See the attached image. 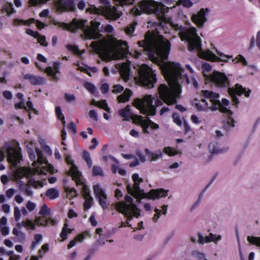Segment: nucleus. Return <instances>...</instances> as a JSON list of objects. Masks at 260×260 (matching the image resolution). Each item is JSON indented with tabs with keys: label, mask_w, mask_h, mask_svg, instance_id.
<instances>
[{
	"label": "nucleus",
	"mask_w": 260,
	"mask_h": 260,
	"mask_svg": "<svg viewBox=\"0 0 260 260\" xmlns=\"http://www.w3.org/2000/svg\"><path fill=\"white\" fill-rule=\"evenodd\" d=\"M26 33L27 35L34 37L35 38H36V37H37L39 35V33L38 32H35L30 28L26 29Z\"/></svg>",
	"instance_id": "60"
},
{
	"label": "nucleus",
	"mask_w": 260,
	"mask_h": 260,
	"mask_svg": "<svg viewBox=\"0 0 260 260\" xmlns=\"http://www.w3.org/2000/svg\"><path fill=\"white\" fill-rule=\"evenodd\" d=\"M39 214L43 216V217H46L50 215V209L46 204H44L41 208Z\"/></svg>",
	"instance_id": "36"
},
{
	"label": "nucleus",
	"mask_w": 260,
	"mask_h": 260,
	"mask_svg": "<svg viewBox=\"0 0 260 260\" xmlns=\"http://www.w3.org/2000/svg\"><path fill=\"white\" fill-rule=\"evenodd\" d=\"M99 3L100 8L91 6L87 9L88 12L95 15L91 17L93 20L90 22V26H86V20L76 19H73L70 24L60 23L59 26L72 32L81 29L86 39H98L102 36L103 32L111 33L114 30L113 27L110 24L104 27L102 21L105 17L116 20L121 16L122 13L117 8L111 6L109 0H99Z\"/></svg>",
	"instance_id": "3"
},
{
	"label": "nucleus",
	"mask_w": 260,
	"mask_h": 260,
	"mask_svg": "<svg viewBox=\"0 0 260 260\" xmlns=\"http://www.w3.org/2000/svg\"><path fill=\"white\" fill-rule=\"evenodd\" d=\"M72 231V229L69 228L68 224L67 222L65 223L60 234V237L62 238L61 241L66 240L68 234L71 233Z\"/></svg>",
	"instance_id": "32"
},
{
	"label": "nucleus",
	"mask_w": 260,
	"mask_h": 260,
	"mask_svg": "<svg viewBox=\"0 0 260 260\" xmlns=\"http://www.w3.org/2000/svg\"><path fill=\"white\" fill-rule=\"evenodd\" d=\"M132 92L131 90L128 89H126L123 93L118 96L117 100L119 103H124L127 102L129 100V98L131 96Z\"/></svg>",
	"instance_id": "28"
},
{
	"label": "nucleus",
	"mask_w": 260,
	"mask_h": 260,
	"mask_svg": "<svg viewBox=\"0 0 260 260\" xmlns=\"http://www.w3.org/2000/svg\"><path fill=\"white\" fill-rule=\"evenodd\" d=\"M192 256L198 260H207L205 258V255L203 253L194 250L192 252Z\"/></svg>",
	"instance_id": "47"
},
{
	"label": "nucleus",
	"mask_w": 260,
	"mask_h": 260,
	"mask_svg": "<svg viewBox=\"0 0 260 260\" xmlns=\"http://www.w3.org/2000/svg\"><path fill=\"white\" fill-rule=\"evenodd\" d=\"M103 171L100 167L95 166L93 167L92 174L93 176H103Z\"/></svg>",
	"instance_id": "48"
},
{
	"label": "nucleus",
	"mask_w": 260,
	"mask_h": 260,
	"mask_svg": "<svg viewBox=\"0 0 260 260\" xmlns=\"http://www.w3.org/2000/svg\"><path fill=\"white\" fill-rule=\"evenodd\" d=\"M15 192V190L13 188H10L6 191V196L8 198H12Z\"/></svg>",
	"instance_id": "63"
},
{
	"label": "nucleus",
	"mask_w": 260,
	"mask_h": 260,
	"mask_svg": "<svg viewBox=\"0 0 260 260\" xmlns=\"http://www.w3.org/2000/svg\"><path fill=\"white\" fill-rule=\"evenodd\" d=\"M1 13L3 16H10L15 13L13 5L12 3H6L4 5L1 9Z\"/></svg>",
	"instance_id": "24"
},
{
	"label": "nucleus",
	"mask_w": 260,
	"mask_h": 260,
	"mask_svg": "<svg viewBox=\"0 0 260 260\" xmlns=\"http://www.w3.org/2000/svg\"><path fill=\"white\" fill-rule=\"evenodd\" d=\"M137 24V22H134L133 23L130 24L129 25L127 26L125 28V32L126 34L129 36L132 35L135 30L136 26Z\"/></svg>",
	"instance_id": "40"
},
{
	"label": "nucleus",
	"mask_w": 260,
	"mask_h": 260,
	"mask_svg": "<svg viewBox=\"0 0 260 260\" xmlns=\"http://www.w3.org/2000/svg\"><path fill=\"white\" fill-rule=\"evenodd\" d=\"M20 184L19 185L20 189L23 192V193L27 197H32L33 196V191L31 188L25 185V182L20 181Z\"/></svg>",
	"instance_id": "27"
},
{
	"label": "nucleus",
	"mask_w": 260,
	"mask_h": 260,
	"mask_svg": "<svg viewBox=\"0 0 260 260\" xmlns=\"http://www.w3.org/2000/svg\"><path fill=\"white\" fill-rule=\"evenodd\" d=\"M123 87L120 84H117L113 86L112 92L114 93H118L121 92L123 90Z\"/></svg>",
	"instance_id": "57"
},
{
	"label": "nucleus",
	"mask_w": 260,
	"mask_h": 260,
	"mask_svg": "<svg viewBox=\"0 0 260 260\" xmlns=\"http://www.w3.org/2000/svg\"><path fill=\"white\" fill-rule=\"evenodd\" d=\"M115 5L124 7L133 4L135 0H114Z\"/></svg>",
	"instance_id": "41"
},
{
	"label": "nucleus",
	"mask_w": 260,
	"mask_h": 260,
	"mask_svg": "<svg viewBox=\"0 0 260 260\" xmlns=\"http://www.w3.org/2000/svg\"><path fill=\"white\" fill-rule=\"evenodd\" d=\"M232 61L233 62L241 63L244 66L247 65V62L246 59L242 55H238L235 58L233 59Z\"/></svg>",
	"instance_id": "43"
},
{
	"label": "nucleus",
	"mask_w": 260,
	"mask_h": 260,
	"mask_svg": "<svg viewBox=\"0 0 260 260\" xmlns=\"http://www.w3.org/2000/svg\"><path fill=\"white\" fill-rule=\"evenodd\" d=\"M21 150L19 144L16 141L6 142L0 150V161L4 159L6 154L8 161L16 167L22 159Z\"/></svg>",
	"instance_id": "9"
},
{
	"label": "nucleus",
	"mask_w": 260,
	"mask_h": 260,
	"mask_svg": "<svg viewBox=\"0 0 260 260\" xmlns=\"http://www.w3.org/2000/svg\"><path fill=\"white\" fill-rule=\"evenodd\" d=\"M98 107L103 109L108 112H110V108L108 106V104L105 100H102L98 102Z\"/></svg>",
	"instance_id": "44"
},
{
	"label": "nucleus",
	"mask_w": 260,
	"mask_h": 260,
	"mask_svg": "<svg viewBox=\"0 0 260 260\" xmlns=\"http://www.w3.org/2000/svg\"><path fill=\"white\" fill-rule=\"evenodd\" d=\"M209 150L212 154H218L225 152L228 150V147H222L215 141H212L209 145Z\"/></svg>",
	"instance_id": "22"
},
{
	"label": "nucleus",
	"mask_w": 260,
	"mask_h": 260,
	"mask_svg": "<svg viewBox=\"0 0 260 260\" xmlns=\"http://www.w3.org/2000/svg\"><path fill=\"white\" fill-rule=\"evenodd\" d=\"M49 0H29V4L31 6H38L46 4Z\"/></svg>",
	"instance_id": "49"
},
{
	"label": "nucleus",
	"mask_w": 260,
	"mask_h": 260,
	"mask_svg": "<svg viewBox=\"0 0 260 260\" xmlns=\"http://www.w3.org/2000/svg\"><path fill=\"white\" fill-rule=\"evenodd\" d=\"M26 207L28 211L31 212L36 208V205L31 201H28L26 203Z\"/></svg>",
	"instance_id": "58"
},
{
	"label": "nucleus",
	"mask_w": 260,
	"mask_h": 260,
	"mask_svg": "<svg viewBox=\"0 0 260 260\" xmlns=\"http://www.w3.org/2000/svg\"><path fill=\"white\" fill-rule=\"evenodd\" d=\"M109 157H110V159L112 161L115 162V163H116V164H113L112 166V171L113 173H116L117 172V171H118V170L119 169V166H118L119 161L116 158H115V157H114L112 156H110Z\"/></svg>",
	"instance_id": "50"
},
{
	"label": "nucleus",
	"mask_w": 260,
	"mask_h": 260,
	"mask_svg": "<svg viewBox=\"0 0 260 260\" xmlns=\"http://www.w3.org/2000/svg\"><path fill=\"white\" fill-rule=\"evenodd\" d=\"M137 70L139 76V81L141 83L148 88L153 87V84L156 82V74L152 69L146 64H143L137 66Z\"/></svg>",
	"instance_id": "11"
},
{
	"label": "nucleus",
	"mask_w": 260,
	"mask_h": 260,
	"mask_svg": "<svg viewBox=\"0 0 260 260\" xmlns=\"http://www.w3.org/2000/svg\"><path fill=\"white\" fill-rule=\"evenodd\" d=\"M200 99L195 100V105L199 111H212L218 109L224 113L227 116V119L224 121V126L229 129L235 126L234 120L232 117V112L229 109V101L226 99H223L220 102L219 100L218 93L209 90H203Z\"/></svg>",
	"instance_id": "5"
},
{
	"label": "nucleus",
	"mask_w": 260,
	"mask_h": 260,
	"mask_svg": "<svg viewBox=\"0 0 260 260\" xmlns=\"http://www.w3.org/2000/svg\"><path fill=\"white\" fill-rule=\"evenodd\" d=\"M212 84L218 87H226L229 85V80L224 73L215 71L209 77Z\"/></svg>",
	"instance_id": "13"
},
{
	"label": "nucleus",
	"mask_w": 260,
	"mask_h": 260,
	"mask_svg": "<svg viewBox=\"0 0 260 260\" xmlns=\"http://www.w3.org/2000/svg\"><path fill=\"white\" fill-rule=\"evenodd\" d=\"M23 79L32 85H43L46 82V79L44 78L32 74L24 75Z\"/></svg>",
	"instance_id": "19"
},
{
	"label": "nucleus",
	"mask_w": 260,
	"mask_h": 260,
	"mask_svg": "<svg viewBox=\"0 0 260 260\" xmlns=\"http://www.w3.org/2000/svg\"><path fill=\"white\" fill-rule=\"evenodd\" d=\"M139 123L142 128L143 132L145 134L150 133L149 128L152 130H156L159 128L158 124L155 123L149 119L145 120L141 118L140 119Z\"/></svg>",
	"instance_id": "18"
},
{
	"label": "nucleus",
	"mask_w": 260,
	"mask_h": 260,
	"mask_svg": "<svg viewBox=\"0 0 260 260\" xmlns=\"http://www.w3.org/2000/svg\"><path fill=\"white\" fill-rule=\"evenodd\" d=\"M119 114L123 118L124 120H128L132 115L131 106L128 105L125 108L121 109L119 111Z\"/></svg>",
	"instance_id": "29"
},
{
	"label": "nucleus",
	"mask_w": 260,
	"mask_h": 260,
	"mask_svg": "<svg viewBox=\"0 0 260 260\" xmlns=\"http://www.w3.org/2000/svg\"><path fill=\"white\" fill-rule=\"evenodd\" d=\"M14 216L16 221H18L21 218V212L17 206L14 208Z\"/></svg>",
	"instance_id": "54"
},
{
	"label": "nucleus",
	"mask_w": 260,
	"mask_h": 260,
	"mask_svg": "<svg viewBox=\"0 0 260 260\" xmlns=\"http://www.w3.org/2000/svg\"><path fill=\"white\" fill-rule=\"evenodd\" d=\"M67 48L79 56H81L85 52L84 50L80 51L77 46H73L72 45H68Z\"/></svg>",
	"instance_id": "37"
},
{
	"label": "nucleus",
	"mask_w": 260,
	"mask_h": 260,
	"mask_svg": "<svg viewBox=\"0 0 260 260\" xmlns=\"http://www.w3.org/2000/svg\"><path fill=\"white\" fill-rule=\"evenodd\" d=\"M125 202H118L115 208L119 212L124 214L128 220L133 217L138 218L140 216V210L134 204L133 199L129 196L125 197Z\"/></svg>",
	"instance_id": "10"
},
{
	"label": "nucleus",
	"mask_w": 260,
	"mask_h": 260,
	"mask_svg": "<svg viewBox=\"0 0 260 260\" xmlns=\"http://www.w3.org/2000/svg\"><path fill=\"white\" fill-rule=\"evenodd\" d=\"M66 192L67 193V198L69 199H72L77 196L76 190L74 188L68 187L66 189Z\"/></svg>",
	"instance_id": "42"
},
{
	"label": "nucleus",
	"mask_w": 260,
	"mask_h": 260,
	"mask_svg": "<svg viewBox=\"0 0 260 260\" xmlns=\"http://www.w3.org/2000/svg\"><path fill=\"white\" fill-rule=\"evenodd\" d=\"M182 4L186 8H190L193 3L190 0H179L175 5L172 7L165 6L162 3L153 0H142L139 2V7H134L130 11V13L136 15H140L141 12L149 14H154L157 16L162 27L170 26L179 31V35L182 41L187 42V47L189 51L195 50L198 53L199 56L202 58L211 61H227L232 56L226 55L216 49V55L211 50L207 49L203 50L202 49L201 40L197 35L195 27L188 26H183L179 24H174L170 17L166 14L170 11H173L171 16L179 14V5Z\"/></svg>",
	"instance_id": "2"
},
{
	"label": "nucleus",
	"mask_w": 260,
	"mask_h": 260,
	"mask_svg": "<svg viewBox=\"0 0 260 260\" xmlns=\"http://www.w3.org/2000/svg\"><path fill=\"white\" fill-rule=\"evenodd\" d=\"M0 230L3 236H7L9 234L10 230L7 225V219L3 216L0 218Z\"/></svg>",
	"instance_id": "26"
},
{
	"label": "nucleus",
	"mask_w": 260,
	"mask_h": 260,
	"mask_svg": "<svg viewBox=\"0 0 260 260\" xmlns=\"http://www.w3.org/2000/svg\"><path fill=\"white\" fill-rule=\"evenodd\" d=\"M42 239L43 237L41 234H36L34 236V241L32 244V248H35L36 245L42 240Z\"/></svg>",
	"instance_id": "51"
},
{
	"label": "nucleus",
	"mask_w": 260,
	"mask_h": 260,
	"mask_svg": "<svg viewBox=\"0 0 260 260\" xmlns=\"http://www.w3.org/2000/svg\"><path fill=\"white\" fill-rule=\"evenodd\" d=\"M145 152L147 154L148 159L151 161H156L158 158H161L163 155V153L160 150H157L154 152H152L149 151L148 149L146 148L145 149Z\"/></svg>",
	"instance_id": "23"
},
{
	"label": "nucleus",
	"mask_w": 260,
	"mask_h": 260,
	"mask_svg": "<svg viewBox=\"0 0 260 260\" xmlns=\"http://www.w3.org/2000/svg\"><path fill=\"white\" fill-rule=\"evenodd\" d=\"M164 152L169 156H174L178 153V151L170 147L164 148Z\"/></svg>",
	"instance_id": "46"
},
{
	"label": "nucleus",
	"mask_w": 260,
	"mask_h": 260,
	"mask_svg": "<svg viewBox=\"0 0 260 260\" xmlns=\"http://www.w3.org/2000/svg\"><path fill=\"white\" fill-rule=\"evenodd\" d=\"M78 66L77 70H80L82 72H85L89 76H91V75L89 72H91L93 73H96L98 72V69L95 67H89L86 68V66H81L79 63L77 64Z\"/></svg>",
	"instance_id": "33"
},
{
	"label": "nucleus",
	"mask_w": 260,
	"mask_h": 260,
	"mask_svg": "<svg viewBox=\"0 0 260 260\" xmlns=\"http://www.w3.org/2000/svg\"><path fill=\"white\" fill-rule=\"evenodd\" d=\"M3 96L7 100H11L12 99V93L8 90H6L3 92Z\"/></svg>",
	"instance_id": "64"
},
{
	"label": "nucleus",
	"mask_w": 260,
	"mask_h": 260,
	"mask_svg": "<svg viewBox=\"0 0 260 260\" xmlns=\"http://www.w3.org/2000/svg\"><path fill=\"white\" fill-rule=\"evenodd\" d=\"M37 40L39 43L41 44V45L44 46H47L48 44L46 41V38L44 36H41L39 34V35L37 37H36Z\"/></svg>",
	"instance_id": "55"
},
{
	"label": "nucleus",
	"mask_w": 260,
	"mask_h": 260,
	"mask_svg": "<svg viewBox=\"0 0 260 260\" xmlns=\"http://www.w3.org/2000/svg\"><path fill=\"white\" fill-rule=\"evenodd\" d=\"M65 99L69 102L74 101L76 99L75 96L74 94L68 93H66L65 94Z\"/></svg>",
	"instance_id": "62"
},
{
	"label": "nucleus",
	"mask_w": 260,
	"mask_h": 260,
	"mask_svg": "<svg viewBox=\"0 0 260 260\" xmlns=\"http://www.w3.org/2000/svg\"><path fill=\"white\" fill-rule=\"evenodd\" d=\"M89 116L90 118L95 121L98 120V114L95 110H91L89 112Z\"/></svg>",
	"instance_id": "59"
},
{
	"label": "nucleus",
	"mask_w": 260,
	"mask_h": 260,
	"mask_svg": "<svg viewBox=\"0 0 260 260\" xmlns=\"http://www.w3.org/2000/svg\"><path fill=\"white\" fill-rule=\"evenodd\" d=\"M91 47L97 53L104 52L107 60L118 59L123 54L128 53L127 42L121 40H112L109 41H93Z\"/></svg>",
	"instance_id": "6"
},
{
	"label": "nucleus",
	"mask_w": 260,
	"mask_h": 260,
	"mask_svg": "<svg viewBox=\"0 0 260 260\" xmlns=\"http://www.w3.org/2000/svg\"><path fill=\"white\" fill-rule=\"evenodd\" d=\"M57 222L58 221L56 219L51 217L46 218L44 221H42V217L39 216L35 218L34 221L27 219L25 221H22L21 222L18 223L16 226L19 227L22 226L27 230H35L36 229V224L39 226L55 225Z\"/></svg>",
	"instance_id": "12"
},
{
	"label": "nucleus",
	"mask_w": 260,
	"mask_h": 260,
	"mask_svg": "<svg viewBox=\"0 0 260 260\" xmlns=\"http://www.w3.org/2000/svg\"><path fill=\"white\" fill-rule=\"evenodd\" d=\"M34 22H35V19H30L26 20L23 19H15L13 20V24L15 26H19L21 25H29Z\"/></svg>",
	"instance_id": "31"
},
{
	"label": "nucleus",
	"mask_w": 260,
	"mask_h": 260,
	"mask_svg": "<svg viewBox=\"0 0 260 260\" xmlns=\"http://www.w3.org/2000/svg\"><path fill=\"white\" fill-rule=\"evenodd\" d=\"M192 21L199 27H203L204 23L207 21L206 13L204 9H201L197 14L191 16Z\"/></svg>",
	"instance_id": "17"
},
{
	"label": "nucleus",
	"mask_w": 260,
	"mask_h": 260,
	"mask_svg": "<svg viewBox=\"0 0 260 260\" xmlns=\"http://www.w3.org/2000/svg\"><path fill=\"white\" fill-rule=\"evenodd\" d=\"M84 87L87 90L91 93H94L96 91L95 86L90 82H86L84 84Z\"/></svg>",
	"instance_id": "45"
},
{
	"label": "nucleus",
	"mask_w": 260,
	"mask_h": 260,
	"mask_svg": "<svg viewBox=\"0 0 260 260\" xmlns=\"http://www.w3.org/2000/svg\"><path fill=\"white\" fill-rule=\"evenodd\" d=\"M212 69L211 66L207 62H204L202 64V70L204 75L206 77L207 79H208V77L209 76L207 75V73H208Z\"/></svg>",
	"instance_id": "39"
},
{
	"label": "nucleus",
	"mask_w": 260,
	"mask_h": 260,
	"mask_svg": "<svg viewBox=\"0 0 260 260\" xmlns=\"http://www.w3.org/2000/svg\"><path fill=\"white\" fill-rule=\"evenodd\" d=\"M172 118L173 119V121L178 126L181 125L182 122L181 120L179 115L177 113H174L172 115Z\"/></svg>",
	"instance_id": "56"
},
{
	"label": "nucleus",
	"mask_w": 260,
	"mask_h": 260,
	"mask_svg": "<svg viewBox=\"0 0 260 260\" xmlns=\"http://www.w3.org/2000/svg\"><path fill=\"white\" fill-rule=\"evenodd\" d=\"M24 109L27 111H34L36 114L37 113V111L36 110V109H35L33 107V104L31 101L30 100V98H28V101L26 103V105H24Z\"/></svg>",
	"instance_id": "53"
},
{
	"label": "nucleus",
	"mask_w": 260,
	"mask_h": 260,
	"mask_svg": "<svg viewBox=\"0 0 260 260\" xmlns=\"http://www.w3.org/2000/svg\"><path fill=\"white\" fill-rule=\"evenodd\" d=\"M198 237V242L199 243L201 244H203L205 243L213 242L214 241L213 239H212V237H211V233H210L208 236H207L205 237L202 234H199Z\"/></svg>",
	"instance_id": "34"
},
{
	"label": "nucleus",
	"mask_w": 260,
	"mask_h": 260,
	"mask_svg": "<svg viewBox=\"0 0 260 260\" xmlns=\"http://www.w3.org/2000/svg\"><path fill=\"white\" fill-rule=\"evenodd\" d=\"M228 92L232 99L233 105L237 106L239 104V100L236 95L240 96L242 94H244L245 97L248 98L249 96L251 90L249 89L247 90L246 88H244L241 85L236 84L235 88H229Z\"/></svg>",
	"instance_id": "14"
},
{
	"label": "nucleus",
	"mask_w": 260,
	"mask_h": 260,
	"mask_svg": "<svg viewBox=\"0 0 260 260\" xmlns=\"http://www.w3.org/2000/svg\"><path fill=\"white\" fill-rule=\"evenodd\" d=\"M55 7L58 12L67 10L73 11L74 9L72 0H56L55 2Z\"/></svg>",
	"instance_id": "16"
},
{
	"label": "nucleus",
	"mask_w": 260,
	"mask_h": 260,
	"mask_svg": "<svg viewBox=\"0 0 260 260\" xmlns=\"http://www.w3.org/2000/svg\"><path fill=\"white\" fill-rule=\"evenodd\" d=\"M91 237L90 233L89 231H85L78 234L76 237V240L80 243L82 242L84 239L90 238Z\"/></svg>",
	"instance_id": "35"
},
{
	"label": "nucleus",
	"mask_w": 260,
	"mask_h": 260,
	"mask_svg": "<svg viewBox=\"0 0 260 260\" xmlns=\"http://www.w3.org/2000/svg\"><path fill=\"white\" fill-rule=\"evenodd\" d=\"M83 158L86 161L89 168H91L92 166V162L90 158V154L87 151H84L83 152Z\"/></svg>",
	"instance_id": "52"
},
{
	"label": "nucleus",
	"mask_w": 260,
	"mask_h": 260,
	"mask_svg": "<svg viewBox=\"0 0 260 260\" xmlns=\"http://www.w3.org/2000/svg\"><path fill=\"white\" fill-rule=\"evenodd\" d=\"M93 188L94 194L99 204L104 210L107 209L108 205L107 203V196L105 190L99 184L94 185Z\"/></svg>",
	"instance_id": "15"
},
{
	"label": "nucleus",
	"mask_w": 260,
	"mask_h": 260,
	"mask_svg": "<svg viewBox=\"0 0 260 260\" xmlns=\"http://www.w3.org/2000/svg\"><path fill=\"white\" fill-rule=\"evenodd\" d=\"M138 44L147 52L149 58L159 67L170 86L168 87L161 84L159 86L161 100L155 94L146 95L142 99H136L134 101L133 106L141 113L153 116L156 113L155 106L152 104L154 101L156 107L162 105V101L168 105L175 104L181 92V84L184 81L189 84V80L178 62L166 61L170 53L171 43L158 31H148L145 35V40L138 42Z\"/></svg>",
	"instance_id": "1"
},
{
	"label": "nucleus",
	"mask_w": 260,
	"mask_h": 260,
	"mask_svg": "<svg viewBox=\"0 0 260 260\" xmlns=\"http://www.w3.org/2000/svg\"><path fill=\"white\" fill-rule=\"evenodd\" d=\"M161 209H158L157 208H155L154 210V211L155 212V214H154L153 217H152V221L154 222H156L158 219L160 218L161 215H166L167 213V208L168 206L167 205H164L161 206Z\"/></svg>",
	"instance_id": "25"
},
{
	"label": "nucleus",
	"mask_w": 260,
	"mask_h": 260,
	"mask_svg": "<svg viewBox=\"0 0 260 260\" xmlns=\"http://www.w3.org/2000/svg\"><path fill=\"white\" fill-rule=\"evenodd\" d=\"M28 154L30 159L33 160V168L29 167H22L18 168L16 171V178L17 179H21L25 177L28 179L27 183L35 188L42 187L46 182L37 180V178H32L36 174L38 175H46L47 172L51 171L50 166L48 164L46 159L43 156L41 150L36 148L35 151L29 149ZM45 182V179H44Z\"/></svg>",
	"instance_id": "4"
},
{
	"label": "nucleus",
	"mask_w": 260,
	"mask_h": 260,
	"mask_svg": "<svg viewBox=\"0 0 260 260\" xmlns=\"http://www.w3.org/2000/svg\"><path fill=\"white\" fill-rule=\"evenodd\" d=\"M60 63L59 62H54L53 63V68L51 67L46 68L45 72L50 76L54 81H57L59 79L57 76V74L60 73Z\"/></svg>",
	"instance_id": "20"
},
{
	"label": "nucleus",
	"mask_w": 260,
	"mask_h": 260,
	"mask_svg": "<svg viewBox=\"0 0 260 260\" xmlns=\"http://www.w3.org/2000/svg\"><path fill=\"white\" fill-rule=\"evenodd\" d=\"M109 85L107 83H104L102 84L101 87V92L104 94L107 93L109 91Z\"/></svg>",
	"instance_id": "61"
},
{
	"label": "nucleus",
	"mask_w": 260,
	"mask_h": 260,
	"mask_svg": "<svg viewBox=\"0 0 260 260\" xmlns=\"http://www.w3.org/2000/svg\"><path fill=\"white\" fill-rule=\"evenodd\" d=\"M132 179L134 185L131 186L128 184L126 186L127 190L129 194L138 200L148 197L151 199H156L167 196L168 191L162 189L157 190H151L148 194L144 192V190L139 187V184L143 181L142 178L139 177L138 174H134L132 176Z\"/></svg>",
	"instance_id": "7"
},
{
	"label": "nucleus",
	"mask_w": 260,
	"mask_h": 260,
	"mask_svg": "<svg viewBox=\"0 0 260 260\" xmlns=\"http://www.w3.org/2000/svg\"><path fill=\"white\" fill-rule=\"evenodd\" d=\"M131 62H123L120 64H117V68L119 70L121 76L125 82L129 79Z\"/></svg>",
	"instance_id": "21"
},
{
	"label": "nucleus",
	"mask_w": 260,
	"mask_h": 260,
	"mask_svg": "<svg viewBox=\"0 0 260 260\" xmlns=\"http://www.w3.org/2000/svg\"><path fill=\"white\" fill-rule=\"evenodd\" d=\"M64 155L66 162L71 166L68 173L72 177L73 179L76 181L78 185H82V193L85 199L84 207L86 209H88L91 207L93 202V198L90 196L89 189L88 186L84 184V180L83 179L81 173L74 164L73 160L71 156L69 154H65Z\"/></svg>",
	"instance_id": "8"
},
{
	"label": "nucleus",
	"mask_w": 260,
	"mask_h": 260,
	"mask_svg": "<svg viewBox=\"0 0 260 260\" xmlns=\"http://www.w3.org/2000/svg\"><path fill=\"white\" fill-rule=\"evenodd\" d=\"M247 240L250 243L260 247V236L255 237L248 236L247 238Z\"/></svg>",
	"instance_id": "38"
},
{
	"label": "nucleus",
	"mask_w": 260,
	"mask_h": 260,
	"mask_svg": "<svg viewBox=\"0 0 260 260\" xmlns=\"http://www.w3.org/2000/svg\"><path fill=\"white\" fill-rule=\"evenodd\" d=\"M45 195L50 200H54L59 197V192L56 188H52L46 191Z\"/></svg>",
	"instance_id": "30"
}]
</instances>
